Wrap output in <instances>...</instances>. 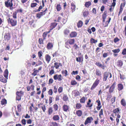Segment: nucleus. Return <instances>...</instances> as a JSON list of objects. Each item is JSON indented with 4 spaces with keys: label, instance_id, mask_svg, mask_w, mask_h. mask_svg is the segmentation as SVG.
<instances>
[{
    "label": "nucleus",
    "instance_id": "obj_1",
    "mask_svg": "<svg viewBox=\"0 0 126 126\" xmlns=\"http://www.w3.org/2000/svg\"><path fill=\"white\" fill-rule=\"evenodd\" d=\"M8 22L12 26H15L17 24V21L16 20H14L12 19L9 18L8 20Z\"/></svg>",
    "mask_w": 126,
    "mask_h": 126
},
{
    "label": "nucleus",
    "instance_id": "obj_2",
    "mask_svg": "<svg viewBox=\"0 0 126 126\" xmlns=\"http://www.w3.org/2000/svg\"><path fill=\"white\" fill-rule=\"evenodd\" d=\"M99 80L98 79H97L93 84L91 87V89L93 90L99 84Z\"/></svg>",
    "mask_w": 126,
    "mask_h": 126
},
{
    "label": "nucleus",
    "instance_id": "obj_3",
    "mask_svg": "<svg viewBox=\"0 0 126 126\" xmlns=\"http://www.w3.org/2000/svg\"><path fill=\"white\" fill-rule=\"evenodd\" d=\"M53 78L55 80H58L59 81H60L62 80L63 78L61 74H56L54 76Z\"/></svg>",
    "mask_w": 126,
    "mask_h": 126
},
{
    "label": "nucleus",
    "instance_id": "obj_4",
    "mask_svg": "<svg viewBox=\"0 0 126 126\" xmlns=\"http://www.w3.org/2000/svg\"><path fill=\"white\" fill-rule=\"evenodd\" d=\"M5 6L8 7H12L13 6V3L12 2L10 1V0H7V1L5 2Z\"/></svg>",
    "mask_w": 126,
    "mask_h": 126
},
{
    "label": "nucleus",
    "instance_id": "obj_5",
    "mask_svg": "<svg viewBox=\"0 0 126 126\" xmlns=\"http://www.w3.org/2000/svg\"><path fill=\"white\" fill-rule=\"evenodd\" d=\"M39 42L40 45H38V46L40 48H42L43 46V41L42 38H40L39 39Z\"/></svg>",
    "mask_w": 126,
    "mask_h": 126
},
{
    "label": "nucleus",
    "instance_id": "obj_6",
    "mask_svg": "<svg viewBox=\"0 0 126 126\" xmlns=\"http://www.w3.org/2000/svg\"><path fill=\"white\" fill-rule=\"evenodd\" d=\"M91 120H93V118L92 117L87 118L85 122V124L86 125L88 123H90L91 122Z\"/></svg>",
    "mask_w": 126,
    "mask_h": 126
},
{
    "label": "nucleus",
    "instance_id": "obj_7",
    "mask_svg": "<svg viewBox=\"0 0 126 126\" xmlns=\"http://www.w3.org/2000/svg\"><path fill=\"white\" fill-rule=\"evenodd\" d=\"M115 82L113 83L112 85L110 87L109 90L110 92L112 93L113 92L115 89Z\"/></svg>",
    "mask_w": 126,
    "mask_h": 126
},
{
    "label": "nucleus",
    "instance_id": "obj_8",
    "mask_svg": "<svg viewBox=\"0 0 126 126\" xmlns=\"http://www.w3.org/2000/svg\"><path fill=\"white\" fill-rule=\"evenodd\" d=\"M109 75V73L107 72H104L103 75V81H105Z\"/></svg>",
    "mask_w": 126,
    "mask_h": 126
},
{
    "label": "nucleus",
    "instance_id": "obj_9",
    "mask_svg": "<svg viewBox=\"0 0 126 126\" xmlns=\"http://www.w3.org/2000/svg\"><path fill=\"white\" fill-rule=\"evenodd\" d=\"M125 2L121 4L119 9V13H121L123 10V8L125 7Z\"/></svg>",
    "mask_w": 126,
    "mask_h": 126
},
{
    "label": "nucleus",
    "instance_id": "obj_10",
    "mask_svg": "<svg viewBox=\"0 0 126 126\" xmlns=\"http://www.w3.org/2000/svg\"><path fill=\"white\" fill-rule=\"evenodd\" d=\"M57 23H53L51 24V25L50 27V31H49L48 32H50V31L55 28L57 26Z\"/></svg>",
    "mask_w": 126,
    "mask_h": 126
},
{
    "label": "nucleus",
    "instance_id": "obj_11",
    "mask_svg": "<svg viewBox=\"0 0 126 126\" xmlns=\"http://www.w3.org/2000/svg\"><path fill=\"white\" fill-rule=\"evenodd\" d=\"M45 58L47 63H49L51 59L50 56L48 54H46L45 55Z\"/></svg>",
    "mask_w": 126,
    "mask_h": 126
},
{
    "label": "nucleus",
    "instance_id": "obj_12",
    "mask_svg": "<svg viewBox=\"0 0 126 126\" xmlns=\"http://www.w3.org/2000/svg\"><path fill=\"white\" fill-rule=\"evenodd\" d=\"M77 35V33L76 32H71L70 34V36L71 37H76Z\"/></svg>",
    "mask_w": 126,
    "mask_h": 126
},
{
    "label": "nucleus",
    "instance_id": "obj_13",
    "mask_svg": "<svg viewBox=\"0 0 126 126\" xmlns=\"http://www.w3.org/2000/svg\"><path fill=\"white\" fill-rule=\"evenodd\" d=\"M4 37L5 40H10L11 36L9 34H6L4 35Z\"/></svg>",
    "mask_w": 126,
    "mask_h": 126
},
{
    "label": "nucleus",
    "instance_id": "obj_14",
    "mask_svg": "<svg viewBox=\"0 0 126 126\" xmlns=\"http://www.w3.org/2000/svg\"><path fill=\"white\" fill-rule=\"evenodd\" d=\"M53 47V45L52 43L49 42L47 44V48L48 49H51Z\"/></svg>",
    "mask_w": 126,
    "mask_h": 126
},
{
    "label": "nucleus",
    "instance_id": "obj_15",
    "mask_svg": "<svg viewBox=\"0 0 126 126\" xmlns=\"http://www.w3.org/2000/svg\"><path fill=\"white\" fill-rule=\"evenodd\" d=\"M52 119L54 121H57L59 120L60 117L58 115H55L53 116Z\"/></svg>",
    "mask_w": 126,
    "mask_h": 126
},
{
    "label": "nucleus",
    "instance_id": "obj_16",
    "mask_svg": "<svg viewBox=\"0 0 126 126\" xmlns=\"http://www.w3.org/2000/svg\"><path fill=\"white\" fill-rule=\"evenodd\" d=\"M74 39H70L67 41V43H69L70 44L72 45L74 44Z\"/></svg>",
    "mask_w": 126,
    "mask_h": 126
},
{
    "label": "nucleus",
    "instance_id": "obj_17",
    "mask_svg": "<svg viewBox=\"0 0 126 126\" xmlns=\"http://www.w3.org/2000/svg\"><path fill=\"white\" fill-rule=\"evenodd\" d=\"M45 13L43 12H41L37 14L36 15V17L38 18H40L43 15H44Z\"/></svg>",
    "mask_w": 126,
    "mask_h": 126
},
{
    "label": "nucleus",
    "instance_id": "obj_18",
    "mask_svg": "<svg viewBox=\"0 0 126 126\" xmlns=\"http://www.w3.org/2000/svg\"><path fill=\"white\" fill-rule=\"evenodd\" d=\"M54 67L57 69L59 68L60 66H62V64L61 63H59L57 62L55 63H54Z\"/></svg>",
    "mask_w": 126,
    "mask_h": 126
},
{
    "label": "nucleus",
    "instance_id": "obj_19",
    "mask_svg": "<svg viewBox=\"0 0 126 126\" xmlns=\"http://www.w3.org/2000/svg\"><path fill=\"white\" fill-rule=\"evenodd\" d=\"M0 81L4 83L6 82H7V79L4 78L2 76H0Z\"/></svg>",
    "mask_w": 126,
    "mask_h": 126
},
{
    "label": "nucleus",
    "instance_id": "obj_20",
    "mask_svg": "<svg viewBox=\"0 0 126 126\" xmlns=\"http://www.w3.org/2000/svg\"><path fill=\"white\" fill-rule=\"evenodd\" d=\"M8 70L7 69H6L5 71L4 72V77L6 78L7 79H8Z\"/></svg>",
    "mask_w": 126,
    "mask_h": 126
},
{
    "label": "nucleus",
    "instance_id": "obj_21",
    "mask_svg": "<svg viewBox=\"0 0 126 126\" xmlns=\"http://www.w3.org/2000/svg\"><path fill=\"white\" fill-rule=\"evenodd\" d=\"M63 110L64 111H67L68 110L69 108L68 106L66 105H64L63 107Z\"/></svg>",
    "mask_w": 126,
    "mask_h": 126
},
{
    "label": "nucleus",
    "instance_id": "obj_22",
    "mask_svg": "<svg viewBox=\"0 0 126 126\" xmlns=\"http://www.w3.org/2000/svg\"><path fill=\"white\" fill-rule=\"evenodd\" d=\"M121 104L123 106H125L126 105V102L125 99H122L121 101Z\"/></svg>",
    "mask_w": 126,
    "mask_h": 126
},
{
    "label": "nucleus",
    "instance_id": "obj_23",
    "mask_svg": "<svg viewBox=\"0 0 126 126\" xmlns=\"http://www.w3.org/2000/svg\"><path fill=\"white\" fill-rule=\"evenodd\" d=\"M118 90L120 91L122 90L123 88V85L121 84L120 83L118 85Z\"/></svg>",
    "mask_w": 126,
    "mask_h": 126
},
{
    "label": "nucleus",
    "instance_id": "obj_24",
    "mask_svg": "<svg viewBox=\"0 0 126 126\" xmlns=\"http://www.w3.org/2000/svg\"><path fill=\"white\" fill-rule=\"evenodd\" d=\"M77 115L79 117L81 116L82 114V112L81 110H78L76 112Z\"/></svg>",
    "mask_w": 126,
    "mask_h": 126
},
{
    "label": "nucleus",
    "instance_id": "obj_25",
    "mask_svg": "<svg viewBox=\"0 0 126 126\" xmlns=\"http://www.w3.org/2000/svg\"><path fill=\"white\" fill-rule=\"evenodd\" d=\"M83 25V22L81 20H79L77 24L78 27L79 28L82 27Z\"/></svg>",
    "mask_w": 126,
    "mask_h": 126
},
{
    "label": "nucleus",
    "instance_id": "obj_26",
    "mask_svg": "<svg viewBox=\"0 0 126 126\" xmlns=\"http://www.w3.org/2000/svg\"><path fill=\"white\" fill-rule=\"evenodd\" d=\"M53 111V110L52 108L51 107L49 108L48 110V114L49 115H51Z\"/></svg>",
    "mask_w": 126,
    "mask_h": 126
},
{
    "label": "nucleus",
    "instance_id": "obj_27",
    "mask_svg": "<svg viewBox=\"0 0 126 126\" xmlns=\"http://www.w3.org/2000/svg\"><path fill=\"white\" fill-rule=\"evenodd\" d=\"M83 15L84 17H86L89 14L88 11L86 10L84 11L83 12Z\"/></svg>",
    "mask_w": 126,
    "mask_h": 126
},
{
    "label": "nucleus",
    "instance_id": "obj_28",
    "mask_svg": "<svg viewBox=\"0 0 126 126\" xmlns=\"http://www.w3.org/2000/svg\"><path fill=\"white\" fill-rule=\"evenodd\" d=\"M96 75L98 76H100L101 75V72L98 69H97L96 72Z\"/></svg>",
    "mask_w": 126,
    "mask_h": 126
},
{
    "label": "nucleus",
    "instance_id": "obj_29",
    "mask_svg": "<svg viewBox=\"0 0 126 126\" xmlns=\"http://www.w3.org/2000/svg\"><path fill=\"white\" fill-rule=\"evenodd\" d=\"M63 100L65 101H66L68 100V97L66 95L64 94L63 97Z\"/></svg>",
    "mask_w": 126,
    "mask_h": 126
},
{
    "label": "nucleus",
    "instance_id": "obj_30",
    "mask_svg": "<svg viewBox=\"0 0 126 126\" xmlns=\"http://www.w3.org/2000/svg\"><path fill=\"white\" fill-rule=\"evenodd\" d=\"M86 99L87 98L86 97ZM86 99L84 97H83L82 98L80 99V101L81 103H84L85 102Z\"/></svg>",
    "mask_w": 126,
    "mask_h": 126
},
{
    "label": "nucleus",
    "instance_id": "obj_31",
    "mask_svg": "<svg viewBox=\"0 0 126 126\" xmlns=\"http://www.w3.org/2000/svg\"><path fill=\"white\" fill-rule=\"evenodd\" d=\"M123 64L121 60L117 62V66L119 67L121 66Z\"/></svg>",
    "mask_w": 126,
    "mask_h": 126
},
{
    "label": "nucleus",
    "instance_id": "obj_32",
    "mask_svg": "<svg viewBox=\"0 0 126 126\" xmlns=\"http://www.w3.org/2000/svg\"><path fill=\"white\" fill-rule=\"evenodd\" d=\"M22 91H20V92H17L16 93V95L18 96H20L21 97V96L22 95L23 93H22Z\"/></svg>",
    "mask_w": 126,
    "mask_h": 126
},
{
    "label": "nucleus",
    "instance_id": "obj_33",
    "mask_svg": "<svg viewBox=\"0 0 126 126\" xmlns=\"http://www.w3.org/2000/svg\"><path fill=\"white\" fill-rule=\"evenodd\" d=\"M91 3L90 1L86 2L85 4V6L87 7H88L91 5Z\"/></svg>",
    "mask_w": 126,
    "mask_h": 126
},
{
    "label": "nucleus",
    "instance_id": "obj_34",
    "mask_svg": "<svg viewBox=\"0 0 126 126\" xmlns=\"http://www.w3.org/2000/svg\"><path fill=\"white\" fill-rule=\"evenodd\" d=\"M91 43L92 44L93 43H95L97 42V40H95L93 38H91L90 39Z\"/></svg>",
    "mask_w": 126,
    "mask_h": 126
},
{
    "label": "nucleus",
    "instance_id": "obj_35",
    "mask_svg": "<svg viewBox=\"0 0 126 126\" xmlns=\"http://www.w3.org/2000/svg\"><path fill=\"white\" fill-rule=\"evenodd\" d=\"M7 103V101L5 99H2L1 101V105H4Z\"/></svg>",
    "mask_w": 126,
    "mask_h": 126
},
{
    "label": "nucleus",
    "instance_id": "obj_36",
    "mask_svg": "<svg viewBox=\"0 0 126 126\" xmlns=\"http://www.w3.org/2000/svg\"><path fill=\"white\" fill-rule=\"evenodd\" d=\"M112 51L114 53H118L120 51V50L119 48H118L116 49L113 50Z\"/></svg>",
    "mask_w": 126,
    "mask_h": 126
},
{
    "label": "nucleus",
    "instance_id": "obj_37",
    "mask_svg": "<svg viewBox=\"0 0 126 126\" xmlns=\"http://www.w3.org/2000/svg\"><path fill=\"white\" fill-rule=\"evenodd\" d=\"M81 107V105L79 103H77L76 105V107L77 109H80Z\"/></svg>",
    "mask_w": 126,
    "mask_h": 126
},
{
    "label": "nucleus",
    "instance_id": "obj_38",
    "mask_svg": "<svg viewBox=\"0 0 126 126\" xmlns=\"http://www.w3.org/2000/svg\"><path fill=\"white\" fill-rule=\"evenodd\" d=\"M53 108L55 111L58 110V106L56 104H55L53 105Z\"/></svg>",
    "mask_w": 126,
    "mask_h": 126
},
{
    "label": "nucleus",
    "instance_id": "obj_39",
    "mask_svg": "<svg viewBox=\"0 0 126 126\" xmlns=\"http://www.w3.org/2000/svg\"><path fill=\"white\" fill-rule=\"evenodd\" d=\"M50 126H58V125L56 122H52L51 123Z\"/></svg>",
    "mask_w": 126,
    "mask_h": 126
},
{
    "label": "nucleus",
    "instance_id": "obj_40",
    "mask_svg": "<svg viewBox=\"0 0 126 126\" xmlns=\"http://www.w3.org/2000/svg\"><path fill=\"white\" fill-rule=\"evenodd\" d=\"M41 108L43 110V112H45L46 110L45 105H42L41 106Z\"/></svg>",
    "mask_w": 126,
    "mask_h": 126
},
{
    "label": "nucleus",
    "instance_id": "obj_41",
    "mask_svg": "<svg viewBox=\"0 0 126 126\" xmlns=\"http://www.w3.org/2000/svg\"><path fill=\"white\" fill-rule=\"evenodd\" d=\"M71 9H72V12H74L76 9V6L75 5H71Z\"/></svg>",
    "mask_w": 126,
    "mask_h": 126
},
{
    "label": "nucleus",
    "instance_id": "obj_42",
    "mask_svg": "<svg viewBox=\"0 0 126 126\" xmlns=\"http://www.w3.org/2000/svg\"><path fill=\"white\" fill-rule=\"evenodd\" d=\"M77 84V82L75 80H72L71 81V84L72 85H75Z\"/></svg>",
    "mask_w": 126,
    "mask_h": 126
},
{
    "label": "nucleus",
    "instance_id": "obj_43",
    "mask_svg": "<svg viewBox=\"0 0 126 126\" xmlns=\"http://www.w3.org/2000/svg\"><path fill=\"white\" fill-rule=\"evenodd\" d=\"M63 90V88L62 87H60L58 89V92L59 93L62 92Z\"/></svg>",
    "mask_w": 126,
    "mask_h": 126
},
{
    "label": "nucleus",
    "instance_id": "obj_44",
    "mask_svg": "<svg viewBox=\"0 0 126 126\" xmlns=\"http://www.w3.org/2000/svg\"><path fill=\"white\" fill-rule=\"evenodd\" d=\"M69 31L68 30L66 29L64 31V33L66 35H67L69 33Z\"/></svg>",
    "mask_w": 126,
    "mask_h": 126
},
{
    "label": "nucleus",
    "instance_id": "obj_45",
    "mask_svg": "<svg viewBox=\"0 0 126 126\" xmlns=\"http://www.w3.org/2000/svg\"><path fill=\"white\" fill-rule=\"evenodd\" d=\"M119 111V110L118 108H117L113 110V113H114L116 114L117 113H118Z\"/></svg>",
    "mask_w": 126,
    "mask_h": 126
},
{
    "label": "nucleus",
    "instance_id": "obj_46",
    "mask_svg": "<svg viewBox=\"0 0 126 126\" xmlns=\"http://www.w3.org/2000/svg\"><path fill=\"white\" fill-rule=\"evenodd\" d=\"M62 72L63 74H64L65 76H66L67 75V71L66 70L63 71Z\"/></svg>",
    "mask_w": 126,
    "mask_h": 126
},
{
    "label": "nucleus",
    "instance_id": "obj_47",
    "mask_svg": "<svg viewBox=\"0 0 126 126\" xmlns=\"http://www.w3.org/2000/svg\"><path fill=\"white\" fill-rule=\"evenodd\" d=\"M38 72V70H35L34 71L33 73H32V75L34 76L36 75L37 72Z\"/></svg>",
    "mask_w": 126,
    "mask_h": 126
},
{
    "label": "nucleus",
    "instance_id": "obj_48",
    "mask_svg": "<svg viewBox=\"0 0 126 126\" xmlns=\"http://www.w3.org/2000/svg\"><path fill=\"white\" fill-rule=\"evenodd\" d=\"M120 40V39L117 37H116L114 39V42L115 43H116L119 41Z\"/></svg>",
    "mask_w": 126,
    "mask_h": 126
},
{
    "label": "nucleus",
    "instance_id": "obj_49",
    "mask_svg": "<svg viewBox=\"0 0 126 126\" xmlns=\"http://www.w3.org/2000/svg\"><path fill=\"white\" fill-rule=\"evenodd\" d=\"M61 9L60 5L59 4H58L57 6V9L58 11H60Z\"/></svg>",
    "mask_w": 126,
    "mask_h": 126
},
{
    "label": "nucleus",
    "instance_id": "obj_50",
    "mask_svg": "<svg viewBox=\"0 0 126 126\" xmlns=\"http://www.w3.org/2000/svg\"><path fill=\"white\" fill-rule=\"evenodd\" d=\"M53 93V92L52 89H50L48 92V94L50 95H52Z\"/></svg>",
    "mask_w": 126,
    "mask_h": 126
},
{
    "label": "nucleus",
    "instance_id": "obj_51",
    "mask_svg": "<svg viewBox=\"0 0 126 126\" xmlns=\"http://www.w3.org/2000/svg\"><path fill=\"white\" fill-rule=\"evenodd\" d=\"M42 52L41 51H39L38 53L39 57L40 58L42 56Z\"/></svg>",
    "mask_w": 126,
    "mask_h": 126
},
{
    "label": "nucleus",
    "instance_id": "obj_52",
    "mask_svg": "<svg viewBox=\"0 0 126 126\" xmlns=\"http://www.w3.org/2000/svg\"><path fill=\"white\" fill-rule=\"evenodd\" d=\"M76 79L78 81H79L80 80V76L79 75H77L76 76Z\"/></svg>",
    "mask_w": 126,
    "mask_h": 126
},
{
    "label": "nucleus",
    "instance_id": "obj_53",
    "mask_svg": "<svg viewBox=\"0 0 126 126\" xmlns=\"http://www.w3.org/2000/svg\"><path fill=\"white\" fill-rule=\"evenodd\" d=\"M37 5V4L36 3H32L31 5V7H35Z\"/></svg>",
    "mask_w": 126,
    "mask_h": 126
},
{
    "label": "nucleus",
    "instance_id": "obj_54",
    "mask_svg": "<svg viewBox=\"0 0 126 126\" xmlns=\"http://www.w3.org/2000/svg\"><path fill=\"white\" fill-rule=\"evenodd\" d=\"M120 78L121 79H125V77L124 75H122L120 73Z\"/></svg>",
    "mask_w": 126,
    "mask_h": 126
},
{
    "label": "nucleus",
    "instance_id": "obj_55",
    "mask_svg": "<svg viewBox=\"0 0 126 126\" xmlns=\"http://www.w3.org/2000/svg\"><path fill=\"white\" fill-rule=\"evenodd\" d=\"M52 98L51 97H50L49 99V104H50L52 102Z\"/></svg>",
    "mask_w": 126,
    "mask_h": 126
},
{
    "label": "nucleus",
    "instance_id": "obj_56",
    "mask_svg": "<svg viewBox=\"0 0 126 126\" xmlns=\"http://www.w3.org/2000/svg\"><path fill=\"white\" fill-rule=\"evenodd\" d=\"M122 54L123 55H125L126 54V49L124 48L123 50Z\"/></svg>",
    "mask_w": 126,
    "mask_h": 126
},
{
    "label": "nucleus",
    "instance_id": "obj_57",
    "mask_svg": "<svg viewBox=\"0 0 126 126\" xmlns=\"http://www.w3.org/2000/svg\"><path fill=\"white\" fill-rule=\"evenodd\" d=\"M21 122L22 124L25 125L26 124V120L25 119H23L21 121Z\"/></svg>",
    "mask_w": 126,
    "mask_h": 126
},
{
    "label": "nucleus",
    "instance_id": "obj_58",
    "mask_svg": "<svg viewBox=\"0 0 126 126\" xmlns=\"http://www.w3.org/2000/svg\"><path fill=\"white\" fill-rule=\"evenodd\" d=\"M16 12H15L13 13V17L14 18H16Z\"/></svg>",
    "mask_w": 126,
    "mask_h": 126
},
{
    "label": "nucleus",
    "instance_id": "obj_59",
    "mask_svg": "<svg viewBox=\"0 0 126 126\" xmlns=\"http://www.w3.org/2000/svg\"><path fill=\"white\" fill-rule=\"evenodd\" d=\"M103 114V110L102 109H101L100 111L99 114V116L100 118H101V115Z\"/></svg>",
    "mask_w": 126,
    "mask_h": 126
},
{
    "label": "nucleus",
    "instance_id": "obj_60",
    "mask_svg": "<svg viewBox=\"0 0 126 126\" xmlns=\"http://www.w3.org/2000/svg\"><path fill=\"white\" fill-rule=\"evenodd\" d=\"M57 89L56 88V86H54V89H53V91L55 93H56L57 92Z\"/></svg>",
    "mask_w": 126,
    "mask_h": 126
},
{
    "label": "nucleus",
    "instance_id": "obj_61",
    "mask_svg": "<svg viewBox=\"0 0 126 126\" xmlns=\"http://www.w3.org/2000/svg\"><path fill=\"white\" fill-rule=\"evenodd\" d=\"M76 60L77 62H80L81 61V58L79 57L78 58L77 57L76 58Z\"/></svg>",
    "mask_w": 126,
    "mask_h": 126
},
{
    "label": "nucleus",
    "instance_id": "obj_62",
    "mask_svg": "<svg viewBox=\"0 0 126 126\" xmlns=\"http://www.w3.org/2000/svg\"><path fill=\"white\" fill-rule=\"evenodd\" d=\"M43 8V7L41 6H40L39 8L38 9H37L36 11V12H38L40 11V10L41 9Z\"/></svg>",
    "mask_w": 126,
    "mask_h": 126
},
{
    "label": "nucleus",
    "instance_id": "obj_63",
    "mask_svg": "<svg viewBox=\"0 0 126 126\" xmlns=\"http://www.w3.org/2000/svg\"><path fill=\"white\" fill-rule=\"evenodd\" d=\"M75 96H77L79 95V93L78 91H76L75 92Z\"/></svg>",
    "mask_w": 126,
    "mask_h": 126
},
{
    "label": "nucleus",
    "instance_id": "obj_64",
    "mask_svg": "<svg viewBox=\"0 0 126 126\" xmlns=\"http://www.w3.org/2000/svg\"><path fill=\"white\" fill-rule=\"evenodd\" d=\"M53 79H50L49 81V84H52L53 82Z\"/></svg>",
    "mask_w": 126,
    "mask_h": 126
}]
</instances>
